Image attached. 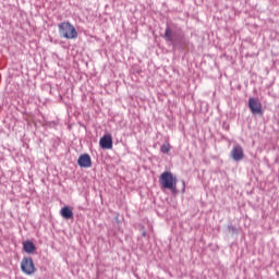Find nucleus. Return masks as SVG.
I'll return each instance as SVG.
<instances>
[{"label":"nucleus","mask_w":279,"mask_h":279,"mask_svg":"<svg viewBox=\"0 0 279 279\" xmlns=\"http://www.w3.org/2000/svg\"><path fill=\"white\" fill-rule=\"evenodd\" d=\"M78 167H82L84 169H88L89 167H93V161L90 160V155L84 154L81 155L77 159Z\"/></svg>","instance_id":"obj_5"},{"label":"nucleus","mask_w":279,"mask_h":279,"mask_svg":"<svg viewBox=\"0 0 279 279\" xmlns=\"http://www.w3.org/2000/svg\"><path fill=\"white\" fill-rule=\"evenodd\" d=\"M99 145L101 149H112V135H104L99 141Z\"/></svg>","instance_id":"obj_7"},{"label":"nucleus","mask_w":279,"mask_h":279,"mask_svg":"<svg viewBox=\"0 0 279 279\" xmlns=\"http://www.w3.org/2000/svg\"><path fill=\"white\" fill-rule=\"evenodd\" d=\"M170 149H171V146H169V144H162L161 146L162 154H169Z\"/></svg>","instance_id":"obj_10"},{"label":"nucleus","mask_w":279,"mask_h":279,"mask_svg":"<svg viewBox=\"0 0 279 279\" xmlns=\"http://www.w3.org/2000/svg\"><path fill=\"white\" fill-rule=\"evenodd\" d=\"M248 108L253 114H263V104L256 98L248 99Z\"/></svg>","instance_id":"obj_4"},{"label":"nucleus","mask_w":279,"mask_h":279,"mask_svg":"<svg viewBox=\"0 0 279 279\" xmlns=\"http://www.w3.org/2000/svg\"><path fill=\"white\" fill-rule=\"evenodd\" d=\"M21 269L25 276H33L36 274V266L34 265V259L32 257H24L21 262Z\"/></svg>","instance_id":"obj_3"},{"label":"nucleus","mask_w":279,"mask_h":279,"mask_svg":"<svg viewBox=\"0 0 279 279\" xmlns=\"http://www.w3.org/2000/svg\"><path fill=\"white\" fill-rule=\"evenodd\" d=\"M231 157L235 160V162H239V160H243V158H245L243 147L234 146L231 150Z\"/></svg>","instance_id":"obj_6"},{"label":"nucleus","mask_w":279,"mask_h":279,"mask_svg":"<svg viewBox=\"0 0 279 279\" xmlns=\"http://www.w3.org/2000/svg\"><path fill=\"white\" fill-rule=\"evenodd\" d=\"M23 250L26 254H34V252H36V246L34 245V242L26 241L23 243Z\"/></svg>","instance_id":"obj_9"},{"label":"nucleus","mask_w":279,"mask_h":279,"mask_svg":"<svg viewBox=\"0 0 279 279\" xmlns=\"http://www.w3.org/2000/svg\"><path fill=\"white\" fill-rule=\"evenodd\" d=\"M59 34L61 38H65L66 40H75V38H77V29L69 22L59 24Z\"/></svg>","instance_id":"obj_1"},{"label":"nucleus","mask_w":279,"mask_h":279,"mask_svg":"<svg viewBox=\"0 0 279 279\" xmlns=\"http://www.w3.org/2000/svg\"><path fill=\"white\" fill-rule=\"evenodd\" d=\"M60 215L63 219H73V210H71V207L69 206L61 208Z\"/></svg>","instance_id":"obj_8"},{"label":"nucleus","mask_w":279,"mask_h":279,"mask_svg":"<svg viewBox=\"0 0 279 279\" xmlns=\"http://www.w3.org/2000/svg\"><path fill=\"white\" fill-rule=\"evenodd\" d=\"M159 184L163 191H173L175 179L171 172L165 171L159 177Z\"/></svg>","instance_id":"obj_2"},{"label":"nucleus","mask_w":279,"mask_h":279,"mask_svg":"<svg viewBox=\"0 0 279 279\" xmlns=\"http://www.w3.org/2000/svg\"><path fill=\"white\" fill-rule=\"evenodd\" d=\"M165 37L167 40L171 41V29H169V28L166 29Z\"/></svg>","instance_id":"obj_11"}]
</instances>
